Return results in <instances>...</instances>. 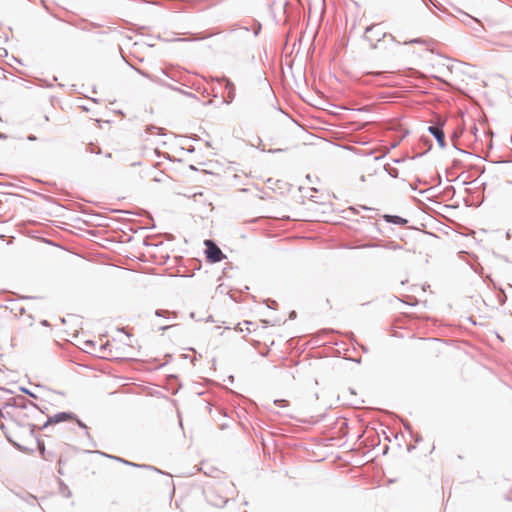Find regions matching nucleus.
I'll list each match as a JSON object with an SVG mask.
<instances>
[{"label": "nucleus", "instance_id": "1", "mask_svg": "<svg viewBox=\"0 0 512 512\" xmlns=\"http://www.w3.org/2000/svg\"><path fill=\"white\" fill-rule=\"evenodd\" d=\"M365 33H366V39L370 42V46L373 49L378 48V44L374 43V41L379 42L381 40V37L389 38L393 42L395 41L394 36L392 34H387V33L383 32L380 29L379 25H371V26L367 27L365 30Z\"/></svg>", "mask_w": 512, "mask_h": 512}, {"label": "nucleus", "instance_id": "2", "mask_svg": "<svg viewBox=\"0 0 512 512\" xmlns=\"http://www.w3.org/2000/svg\"><path fill=\"white\" fill-rule=\"evenodd\" d=\"M204 244L206 246V257L209 262L217 263L225 257L221 249L212 240H205Z\"/></svg>", "mask_w": 512, "mask_h": 512}, {"label": "nucleus", "instance_id": "3", "mask_svg": "<svg viewBox=\"0 0 512 512\" xmlns=\"http://www.w3.org/2000/svg\"><path fill=\"white\" fill-rule=\"evenodd\" d=\"M428 131L435 137L439 146L444 148L446 146L445 143V134L440 125H433L428 127Z\"/></svg>", "mask_w": 512, "mask_h": 512}, {"label": "nucleus", "instance_id": "4", "mask_svg": "<svg viewBox=\"0 0 512 512\" xmlns=\"http://www.w3.org/2000/svg\"><path fill=\"white\" fill-rule=\"evenodd\" d=\"M70 419H75L74 414L68 412H60L49 417L48 421L44 424V427H47L49 424H56Z\"/></svg>", "mask_w": 512, "mask_h": 512}, {"label": "nucleus", "instance_id": "5", "mask_svg": "<svg viewBox=\"0 0 512 512\" xmlns=\"http://www.w3.org/2000/svg\"><path fill=\"white\" fill-rule=\"evenodd\" d=\"M221 81L225 82V89L227 90V95L224 97V102L226 104H230L235 98V85L226 77H223Z\"/></svg>", "mask_w": 512, "mask_h": 512}, {"label": "nucleus", "instance_id": "6", "mask_svg": "<svg viewBox=\"0 0 512 512\" xmlns=\"http://www.w3.org/2000/svg\"><path fill=\"white\" fill-rule=\"evenodd\" d=\"M384 219L386 222L388 223H393V224H396V225H404L407 223V220L400 217V216H397V215H384Z\"/></svg>", "mask_w": 512, "mask_h": 512}, {"label": "nucleus", "instance_id": "7", "mask_svg": "<svg viewBox=\"0 0 512 512\" xmlns=\"http://www.w3.org/2000/svg\"><path fill=\"white\" fill-rule=\"evenodd\" d=\"M101 455H103V456H105V457H108V458H111V459H114V460H117V461L122 462V463H124V464H126V465L138 466V465H137V464H135V463L129 462V461L124 460V459H122V458H120V457H117V456L108 455V454L103 453V452H101Z\"/></svg>", "mask_w": 512, "mask_h": 512}, {"label": "nucleus", "instance_id": "8", "mask_svg": "<svg viewBox=\"0 0 512 512\" xmlns=\"http://www.w3.org/2000/svg\"><path fill=\"white\" fill-rule=\"evenodd\" d=\"M95 347V343L91 340L84 342V348L83 350L87 353H93Z\"/></svg>", "mask_w": 512, "mask_h": 512}, {"label": "nucleus", "instance_id": "9", "mask_svg": "<svg viewBox=\"0 0 512 512\" xmlns=\"http://www.w3.org/2000/svg\"><path fill=\"white\" fill-rule=\"evenodd\" d=\"M385 170L387 171V173L393 177V178H397L398 177V170L394 167H391L390 165H386L385 166Z\"/></svg>", "mask_w": 512, "mask_h": 512}, {"label": "nucleus", "instance_id": "10", "mask_svg": "<svg viewBox=\"0 0 512 512\" xmlns=\"http://www.w3.org/2000/svg\"><path fill=\"white\" fill-rule=\"evenodd\" d=\"M76 422H77V424H78V426H79V427H81V428H83V429L85 430V435H86V437L90 439V438H91V435H90V433H89V431H88V427H87V425H86V424H84V423H83L81 420H79V419H76Z\"/></svg>", "mask_w": 512, "mask_h": 512}, {"label": "nucleus", "instance_id": "11", "mask_svg": "<svg viewBox=\"0 0 512 512\" xmlns=\"http://www.w3.org/2000/svg\"><path fill=\"white\" fill-rule=\"evenodd\" d=\"M413 43L423 44V43H425V41L423 39H421V38H415V39H411L409 41H404L403 42L404 45L413 44Z\"/></svg>", "mask_w": 512, "mask_h": 512}, {"label": "nucleus", "instance_id": "12", "mask_svg": "<svg viewBox=\"0 0 512 512\" xmlns=\"http://www.w3.org/2000/svg\"><path fill=\"white\" fill-rule=\"evenodd\" d=\"M161 130L162 129L159 128V127L151 126V127L147 128V133H149V134H160Z\"/></svg>", "mask_w": 512, "mask_h": 512}, {"label": "nucleus", "instance_id": "13", "mask_svg": "<svg viewBox=\"0 0 512 512\" xmlns=\"http://www.w3.org/2000/svg\"><path fill=\"white\" fill-rule=\"evenodd\" d=\"M274 404L280 406V407H286L288 405V402L286 400H275Z\"/></svg>", "mask_w": 512, "mask_h": 512}, {"label": "nucleus", "instance_id": "14", "mask_svg": "<svg viewBox=\"0 0 512 512\" xmlns=\"http://www.w3.org/2000/svg\"><path fill=\"white\" fill-rule=\"evenodd\" d=\"M166 313H168V311H165V310H157V311L155 312V314H156L157 316H164V314H166Z\"/></svg>", "mask_w": 512, "mask_h": 512}, {"label": "nucleus", "instance_id": "15", "mask_svg": "<svg viewBox=\"0 0 512 512\" xmlns=\"http://www.w3.org/2000/svg\"><path fill=\"white\" fill-rule=\"evenodd\" d=\"M27 139H28L29 141H35V140H36V136H34V135H29Z\"/></svg>", "mask_w": 512, "mask_h": 512}, {"label": "nucleus", "instance_id": "16", "mask_svg": "<svg viewBox=\"0 0 512 512\" xmlns=\"http://www.w3.org/2000/svg\"><path fill=\"white\" fill-rule=\"evenodd\" d=\"M90 152H91V153L96 152V151H95V148H94L92 145H91V148H90Z\"/></svg>", "mask_w": 512, "mask_h": 512}, {"label": "nucleus", "instance_id": "17", "mask_svg": "<svg viewBox=\"0 0 512 512\" xmlns=\"http://www.w3.org/2000/svg\"><path fill=\"white\" fill-rule=\"evenodd\" d=\"M429 1H430V3H432V4H433V6L438 7V6L436 5V3H434L432 0H429Z\"/></svg>", "mask_w": 512, "mask_h": 512}, {"label": "nucleus", "instance_id": "18", "mask_svg": "<svg viewBox=\"0 0 512 512\" xmlns=\"http://www.w3.org/2000/svg\"><path fill=\"white\" fill-rule=\"evenodd\" d=\"M294 316H295V312L293 311V312L291 313V316H290V317L292 318V317H294Z\"/></svg>", "mask_w": 512, "mask_h": 512}]
</instances>
